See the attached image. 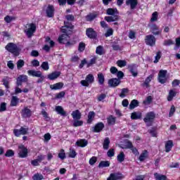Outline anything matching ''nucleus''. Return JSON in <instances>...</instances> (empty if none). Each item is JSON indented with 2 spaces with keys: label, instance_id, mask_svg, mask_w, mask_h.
<instances>
[{
  "label": "nucleus",
  "instance_id": "58836bf2",
  "mask_svg": "<svg viewBox=\"0 0 180 180\" xmlns=\"http://www.w3.org/2000/svg\"><path fill=\"white\" fill-rule=\"evenodd\" d=\"M78 153H77V151H75V149L74 148H70L69 153H68V157L69 158H75L77 157Z\"/></svg>",
  "mask_w": 180,
  "mask_h": 180
},
{
  "label": "nucleus",
  "instance_id": "f257e3e1",
  "mask_svg": "<svg viewBox=\"0 0 180 180\" xmlns=\"http://www.w3.org/2000/svg\"><path fill=\"white\" fill-rule=\"evenodd\" d=\"M154 120H155V113L153 111L147 112L145 117L143 118V122L146 124L147 127L153 126Z\"/></svg>",
  "mask_w": 180,
  "mask_h": 180
},
{
  "label": "nucleus",
  "instance_id": "6ab92c4d",
  "mask_svg": "<svg viewBox=\"0 0 180 180\" xmlns=\"http://www.w3.org/2000/svg\"><path fill=\"white\" fill-rule=\"evenodd\" d=\"M64 86V83L63 82H58L53 84H51L49 86L50 89L51 91H59L60 89H63Z\"/></svg>",
  "mask_w": 180,
  "mask_h": 180
},
{
  "label": "nucleus",
  "instance_id": "412c9836",
  "mask_svg": "<svg viewBox=\"0 0 180 180\" xmlns=\"http://www.w3.org/2000/svg\"><path fill=\"white\" fill-rule=\"evenodd\" d=\"M154 78V75H150L145 79V82L141 84V86L143 88H150V83L153 81Z\"/></svg>",
  "mask_w": 180,
  "mask_h": 180
},
{
  "label": "nucleus",
  "instance_id": "72a5a7b5",
  "mask_svg": "<svg viewBox=\"0 0 180 180\" xmlns=\"http://www.w3.org/2000/svg\"><path fill=\"white\" fill-rule=\"evenodd\" d=\"M97 77L99 85H103L105 84V75H103V73H98Z\"/></svg>",
  "mask_w": 180,
  "mask_h": 180
},
{
  "label": "nucleus",
  "instance_id": "a19ab883",
  "mask_svg": "<svg viewBox=\"0 0 180 180\" xmlns=\"http://www.w3.org/2000/svg\"><path fill=\"white\" fill-rule=\"evenodd\" d=\"M125 155L124 152H120V154L117 155V160L118 161V162H123V161H124V158H125Z\"/></svg>",
  "mask_w": 180,
  "mask_h": 180
},
{
  "label": "nucleus",
  "instance_id": "09e8293b",
  "mask_svg": "<svg viewBox=\"0 0 180 180\" xmlns=\"http://www.w3.org/2000/svg\"><path fill=\"white\" fill-rule=\"evenodd\" d=\"M148 133L152 137H157V127H153L150 130H148Z\"/></svg>",
  "mask_w": 180,
  "mask_h": 180
},
{
  "label": "nucleus",
  "instance_id": "ddd939ff",
  "mask_svg": "<svg viewBox=\"0 0 180 180\" xmlns=\"http://www.w3.org/2000/svg\"><path fill=\"white\" fill-rule=\"evenodd\" d=\"M105 129V124L103 122H100L96 123L94 127L92 128L93 133H101Z\"/></svg>",
  "mask_w": 180,
  "mask_h": 180
},
{
  "label": "nucleus",
  "instance_id": "f8f14e48",
  "mask_svg": "<svg viewBox=\"0 0 180 180\" xmlns=\"http://www.w3.org/2000/svg\"><path fill=\"white\" fill-rule=\"evenodd\" d=\"M98 16H99V13L96 11L89 13L88 15L85 16V20L86 22H94Z\"/></svg>",
  "mask_w": 180,
  "mask_h": 180
},
{
  "label": "nucleus",
  "instance_id": "bf43d9fd",
  "mask_svg": "<svg viewBox=\"0 0 180 180\" xmlns=\"http://www.w3.org/2000/svg\"><path fill=\"white\" fill-rule=\"evenodd\" d=\"M129 72L132 74V77H137L139 75V72L134 71V65L129 66Z\"/></svg>",
  "mask_w": 180,
  "mask_h": 180
},
{
  "label": "nucleus",
  "instance_id": "9b49d317",
  "mask_svg": "<svg viewBox=\"0 0 180 180\" xmlns=\"http://www.w3.org/2000/svg\"><path fill=\"white\" fill-rule=\"evenodd\" d=\"M55 12L56 8H54V6L49 4L46 8V18H54Z\"/></svg>",
  "mask_w": 180,
  "mask_h": 180
},
{
  "label": "nucleus",
  "instance_id": "6e6d98bb",
  "mask_svg": "<svg viewBox=\"0 0 180 180\" xmlns=\"http://www.w3.org/2000/svg\"><path fill=\"white\" fill-rule=\"evenodd\" d=\"M153 102V96H148L146 97V99L143 101V105H150Z\"/></svg>",
  "mask_w": 180,
  "mask_h": 180
},
{
  "label": "nucleus",
  "instance_id": "6e6552de",
  "mask_svg": "<svg viewBox=\"0 0 180 180\" xmlns=\"http://www.w3.org/2000/svg\"><path fill=\"white\" fill-rule=\"evenodd\" d=\"M125 144V148L131 150V153L134 154V155H139V150L137 149V148L133 146V143H131V141H130L129 140H126Z\"/></svg>",
  "mask_w": 180,
  "mask_h": 180
},
{
  "label": "nucleus",
  "instance_id": "4468645a",
  "mask_svg": "<svg viewBox=\"0 0 180 180\" xmlns=\"http://www.w3.org/2000/svg\"><path fill=\"white\" fill-rule=\"evenodd\" d=\"M150 32L153 36H160L162 33V30H160V27L156 24H152L150 25Z\"/></svg>",
  "mask_w": 180,
  "mask_h": 180
},
{
  "label": "nucleus",
  "instance_id": "4d7b16f0",
  "mask_svg": "<svg viewBox=\"0 0 180 180\" xmlns=\"http://www.w3.org/2000/svg\"><path fill=\"white\" fill-rule=\"evenodd\" d=\"M84 124V121L75 120L73 122L74 127H79V126H82Z\"/></svg>",
  "mask_w": 180,
  "mask_h": 180
},
{
  "label": "nucleus",
  "instance_id": "20e7f679",
  "mask_svg": "<svg viewBox=\"0 0 180 180\" xmlns=\"http://www.w3.org/2000/svg\"><path fill=\"white\" fill-rule=\"evenodd\" d=\"M86 35L89 39L92 40H96L98 39V32H96L92 27L86 28Z\"/></svg>",
  "mask_w": 180,
  "mask_h": 180
},
{
  "label": "nucleus",
  "instance_id": "8fccbe9b",
  "mask_svg": "<svg viewBox=\"0 0 180 180\" xmlns=\"http://www.w3.org/2000/svg\"><path fill=\"white\" fill-rule=\"evenodd\" d=\"M85 47H86V45L84 42H80L79 43V46H78V51L79 53H82L85 51Z\"/></svg>",
  "mask_w": 180,
  "mask_h": 180
},
{
  "label": "nucleus",
  "instance_id": "f03ea898",
  "mask_svg": "<svg viewBox=\"0 0 180 180\" xmlns=\"http://www.w3.org/2000/svg\"><path fill=\"white\" fill-rule=\"evenodd\" d=\"M5 49L7 50V51H8V53H11V54H15V56H19V47H18V45L13 42H9L7 44Z\"/></svg>",
  "mask_w": 180,
  "mask_h": 180
},
{
  "label": "nucleus",
  "instance_id": "603ef678",
  "mask_svg": "<svg viewBox=\"0 0 180 180\" xmlns=\"http://www.w3.org/2000/svg\"><path fill=\"white\" fill-rule=\"evenodd\" d=\"M41 68H42L44 71H49V70H50L49 62L47 61L43 62L42 64L41 65Z\"/></svg>",
  "mask_w": 180,
  "mask_h": 180
},
{
  "label": "nucleus",
  "instance_id": "b1692460",
  "mask_svg": "<svg viewBox=\"0 0 180 180\" xmlns=\"http://www.w3.org/2000/svg\"><path fill=\"white\" fill-rule=\"evenodd\" d=\"M55 110L57 112L58 115H60V116H67V112L64 110L60 105H58L56 107Z\"/></svg>",
  "mask_w": 180,
  "mask_h": 180
},
{
  "label": "nucleus",
  "instance_id": "a211bd4d",
  "mask_svg": "<svg viewBox=\"0 0 180 180\" xmlns=\"http://www.w3.org/2000/svg\"><path fill=\"white\" fill-rule=\"evenodd\" d=\"M120 80L117 78H112L108 80V85L110 88H116L120 85Z\"/></svg>",
  "mask_w": 180,
  "mask_h": 180
},
{
  "label": "nucleus",
  "instance_id": "9d476101",
  "mask_svg": "<svg viewBox=\"0 0 180 180\" xmlns=\"http://www.w3.org/2000/svg\"><path fill=\"white\" fill-rule=\"evenodd\" d=\"M168 71L167 70H160L158 73V82L160 84H165L167 82V79H162L165 78L167 77Z\"/></svg>",
  "mask_w": 180,
  "mask_h": 180
},
{
  "label": "nucleus",
  "instance_id": "052dcab7",
  "mask_svg": "<svg viewBox=\"0 0 180 180\" xmlns=\"http://www.w3.org/2000/svg\"><path fill=\"white\" fill-rule=\"evenodd\" d=\"M3 85H4L6 89H9V80L8 77L4 78L2 79Z\"/></svg>",
  "mask_w": 180,
  "mask_h": 180
},
{
  "label": "nucleus",
  "instance_id": "7ed1b4c3",
  "mask_svg": "<svg viewBox=\"0 0 180 180\" xmlns=\"http://www.w3.org/2000/svg\"><path fill=\"white\" fill-rule=\"evenodd\" d=\"M37 27H36V24L34 23H30L28 25V28L25 30V34L27 36L29 39L36 33Z\"/></svg>",
  "mask_w": 180,
  "mask_h": 180
},
{
  "label": "nucleus",
  "instance_id": "bb28decb",
  "mask_svg": "<svg viewBox=\"0 0 180 180\" xmlns=\"http://www.w3.org/2000/svg\"><path fill=\"white\" fill-rule=\"evenodd\" d=\"M141 116H143V114L141 112H134L131 115V119L132 120H139V119H141Z\"/></svg>",
  "mask_w": 180,
  "mask_h": 180
},
{
  "label": "nucleus",
  "instance_id": "2f4dec72",
  "mask_svg": "<svg viewBox=\"0 0 180 180\" xmlns=\"http://www.w3.org/2000/svg\"><path fill=\"white\" fill-rule=\"evenodd\" d=\"M19 103V98L18 96H12L11 101L10 103V106H18V104Z\"/></svg>",
  "mask_w": 180,
  "mask_h": 180
},
{
  "label": "nucleus",
  "instance_id": "423d86ee",
  "mask_svg": "<svg viewBox=\"0 0 180 180\" xmlns=\"http://www.w3.org/2000/svg\"><path fill=\"white\" fill-rule=\"evenodd\" d=\"M18 157L20 158H26V157H27V154H29L27 148H26L25 145H20L18 146Z\"/></svg>",
  "mask_w": 180,
  "mask_h": 180
},
{
  "label": "nucleus",
  "instance_id": "aec40b11",
  "mask_svg": "<svg viewBox=\"0 0 180 180\" xmlns=\"http://www.w3.org/2000/svg\"><path fill=\"white\" fill-rule=\"evenodd\" d=\"M60 75H61V72L54 71V72H51V74H49L47 75V78H48V79H50V81H54V79H57V78H58V77H60Z\"/></svg>",
  "mask_w": 180,
  "mask_h": 180
},
{
  "label": "nucleus",
  "instance_id": "4be33fe9",
  "mask_svg": "<svg viewBox=\"0 0 180 180\" xmlns=\"http://www.w3.org/2000/svg\"><path fill=\"white\" fill-rule=\"evenodd\" d=\"M126 5L130 6L131 9H136L139 5V0H126Z\"/></svg>",
  "mask_w": 180,
  "mask_h": 180
},
{
  "label": "nucleus",
  "instance_id": "de8ad7c7",
  "mask_svg": "<svg viewBox=\"0 0 180 180\" xmlns=\"http://www.w3.org/2000/svg\"><path fill=\"white\" fill-rule=\"evenodd\" d=\"M154 176L156 180H167V176L155 173Z\"/></svg>",
  "mask_w": 180,
  "mask_h": 180
},
{
  "label": "nucleus",
  "instance_id": "a878e982",
  "mask_svg": "<svg viewBox=\"0 0 180 180\" xmlns=\"http://www.w3.org/2000/svg\"><path fill=\"white\" fill-rule=\"evenodd\" d=\"M104 19L106 22L110 23V22H116L119 20V15L105 16Z\"/></svg>",
  "mask_w": 180,
  "mask_h": 180
},
{
  "label": "nucleus",
  "instance_id": "0e129e2a",
  "mask_svg": "<svg viewBox=\"0 0 180 180\" xmlns=\"http://www.w3.org/2000/svg\"><path fill=\"white\" fill-rule=\"evenodd\" d=\"M65 96V91H60L56 94V99H61Z\"/></svg>",
  "mask_w": 180,
  "mask_h": 180
},
{
  "label": "nucleus",
  "instance_id": "774afa93",
  "mask_svg": "<svg viewBox=\"0 0 180 180\" xmlns=\"http://www.w3.org/2000/svg\"><path fill=\"white\" fill-rule=\"evenodd\" d=\"M32 179L33 180H42V179H44V177L41 174L37 173V174H34V176H32Z\"/></svg>",
  "mask_w": 180,
  "mask_h": 180
},
{
  "label": "nucleus",
  "instance_id": "338daca9",
  "mask_svg": "<svg viewBox=\"0 0 180 180\" xmlns=\"http://www.w3.org/2000/svg\"><path fill=\"white\" fill-rule=\"evenodd\" d=\"M106 13H107V15H110L111 16H115V14L116 13V11H115L114 8H110L107 9Z\"/></svg>",
  "mask_w": 180,
  "mask_h": 180
},
{
  "label": "nucleus",
  "instance_id": "1a4fd4ad",
  "mask_svg": "<svg viewBox=\"0 0 180 180\" xmlns=\"http://www.w3.org/2000/svg\"><path fill=\"white\" fill-rule=\"evenodd\" d=\"M60 32L62 33H64V34H62L60 36H59L58 39V42L61 44L64 43L63 41L64 40H65V38L68 37V30H67V27L63 26L61 27Z\"/></svg>",
  "mask_w": 180,
  "mask_h": 180
},
{
  "label": "nucleus",
  "instance_id": "e2e57ef3",
  "mask_svg": "<svg viewBox=\"0 0 180 180\" xmlns=\"http://www.w3.org/2000/svg\"><path fill=\"white\" fill-rule=\"evenodd\" d=\"M160 58H161V51H158L156 53V56L155 57V60L153 61V63L155 64H157V63L160 61Z\"/></svg>",
  "mask_w": 180,
  "mask_h": 180
},
{
  "label": "nucleus",
  "instance_id": "13d9d810",
  "mask_svg": "<svg viewBox=\"0 0 180 180\" xmlns=\"http://www.w3.org/2000/svg\"><path fill=\"white\" fill-rule=\"evenodd\" d=\"M4 155L5 157L8 158L13 157V155H15V151H13V150L8 149L7 150Z\"/></svg>",
  "mask_w": 180,
  "mask_h": 180
},
{
  "label": "nucleus",
  "instance_id": "3c124183",
  "mask_svg": "<svg viewBox=\"0 0 180 180\" xmlns=\"http://www.w3.org/2000/svg\"><path fill=\"white\" fill-rule=\"evenodd\" d=\"M65 19L68 22H75V16L72 14L66 15Z\"/></svg>",
  "mask_w": 180,
  "mask_h": 180
},
{
  "label": "nucleus",
  "instance_id": "c03bdc74",
  "mask_svg": "<svg viewBox=\"0 0 180 180\" xmlns=\"http://www.w3.org/2000/svg\"><path fill=\"white\" fill-rule=\"evenodd\" d=\"M96 53L98 54V56H103V54H105V52L103 51V46H97L96 49Z\"/></svg>",
  "mask_w": 180,
  "mask_h": 180
},
{
  "label": "nucleus",
  "instance_id": "49530a36",
  "mask_svg": "<svg viewBox=\"0 0 180 180\" xmlns=\"http://www.w3.org/2000/svg\"><path fill=\"white\" fill-rule=\"evenodd\" d=\"M96 60H98V58H96V56L93 57L90 61L89 63H87V65L86 68H89V67H92V65H94V64H96Z\"/></svg>",
  "mask_w": 180,
  "mask_h": 180
},
{
  "label": "nucleus",
  "instance_id": "864d4df0",
  "mask_svg": "<svg viewBox=\"0 0 180 180\" xmlns=\"http://www.w3.org/2000/svg\"><path fill=\"white\" fill-rule=\"evenodd\" d=\"M16 18L11 15H6L4 17V21L6 23H11L13 20H15Z\"/></svg>",
  "mask_w": 180,
  "mask_h": 180
},
{
  "label": "nucleus",
  "instance_id": "7c9ffc66",
  "mask_svg": "<svg viewBox=\"0 0 180 180\" xmlns=\"http://www.w3.org/2000/svg\"><path fill=\"white\" fill-rule=\"evenodd\" d=\"M29 75H32V77H41V71H36V70H28L27 71Z\"/></svg>",
  "mask_w": 180,
  "mask_h": 180
},
{
  "label": "nucleus",
  "instance_id": "37998d69",
  "mask_svg": "<svg viewBox=\"0 0 180 180\" xmlns=\"http://www.w3.org/2000/svg\"><path fill=\"white\" fill-rule=\"evenodd\" d=\"M58 158L60 160H65L67 157L65 156V150L64 149H60V152L58 154Z\"/></svg>",
  "mask_w": 180,
  "mask_h": 180
},
{
  "label": "nucleus",
  "instance_id": "a18cd8bd",
  "mask_svg": "<svg viewBox=\"0 0 180 180\" xmlns=\"http://www.w3.org/2000/svg\"><path fill=\"white\" fill-rule=\"evenodd\" d=\"M127 94H129V89L127 88H123L121 90V93L120 94V98H126L127 96Z\"/></svg>",
  "mask_w": 180,
  "mask_h": 180
},
{
  "label": "nucleus",
  "instance_id": "5701e85b",
  "mask_svg": "<svg viewBox=\"0 0 180 180\" xmlns=\"http://www.w3.org/2000/svg\"><path fill=\"white\" fill-rule=\"evenodd\" d=\"M72 117L75 120H79L81 119V117L82 115L81 114V112H79V110H76L75 111H72Z\"/></svg>",
  "mask_w": 180,
  "mask_h": 180
},
{
  "label": "nucleus",
  "instance_id": "473e14b6",
  "mask_svg": "<svg viewBox=\"0 0 180 180\" xmlns=\"http://www.w3.org/2000/svg\"><path fill=\"white\" fill-rule=\"evenodd\" d=\"M139 105H140V103L139 102V101L134 99L131 101L129 104V109L131 110H133V109H134L135 108H137Z\"/></svg>",
  "mask_w": 180,
  "mask_h": 180
},
{
  "label": "nucleus",
  "instance_id": "e433bc0d",
  "mask_svg": "<svg viewBox=\"0 0 180 180\" xmlns=\"http://www.w3.org/2000/svg\"><path fill=\"white\" fill-rule=\"evenodd\" d=\"M109 144H110V139H109V137H106L103 143V148L104 150H108L109 149Z\"/></svg>",
  "mask_w": 180,
  "mask_h": 180
},
{
  "label": "nucleus",
  "instance_id": "c756f323",
  "mask_svg": "<svg viewBox=\"0 0 180 180\" xmlns=\"http://www.w3.org/2000/svg\"><path fill=\"white\" fill-rule=\"evenodd\" d=\"M147 157H148V151L147 150H144L140 155L139 160V161H141V162H143V161H144V160H146V158H147Z\"/></svg>",
  "mask_w": 180,
  "mask_h": 180
},
{
  "label": "nucleus",
  "instance_id": "cd10ccee",
  "mask_svg": "<svg viewBox=\"0 0 180 180\" xmlns=\"http://www.w3.org/2000/svg\"><path fill=\"white\" fill-rule=\"evenodd\" d=\"M76 146L82 148L86 147V146H88V141H86V139H80L77 141Z\"/></svg>",
  "mask_w": 180,
  "mask_h": 180
},
{
  "label": "nucleus",
  "instance_id": "69168bd1",
  "mask_svg": "<svg viewBox=\"0 0 180 180\" xmlns=\"http://www.w3.org/2000/svg\"><path fill=\"white\" fill-rule=\"evenodd\" d=\"M25 65V60L20 59L17 62V68L18 70H20Z\"/></svg>",
  "mask_w": 180,
  "mask_h": 180
},
{
  "label": "nucleus",
  "instance_id": "5fc2aeb1",
  "mask_svg": "<svg viewBox=\"0 0 180 180\" xmlns=\"http://www.w3.org/2000/svg\"><path fill=\"white\" fill-rule=\"evenodd\" d=\"M64 27H65L66 29H70V30H72V29H74V25H72V23L70 21H65Z\"/></svg>",
  "mask_w": 180,
  "mask_h": 180
},
{
  "label": "nucleus",
  "instance_id": "2eb2a0df",
  "mask_svg": "<svg viewBox=\"0 0 180 180\" xmlns=\"http://www.w3.org/2000/svg\"><path fill=\"white\" fill-rule=\"evenodd\" d=\"M124 176L122 173H111L107 180H122Z\"/></svg>",
  "mask_w": 180,
  "mask_h": 180
},
{
  "label": "nucleus",
  "instance_id": "c9c22d12",
  "mask_svg": "<svg viewBox=\"0 0 180 180\" xmlns=\"http://www.w3.org/2000/svg\"><path fill=\"white\" fill-rule=\"evenodd\" d=\"M107 122L109 126H113V124L116 123V117H113V115H110L109 117L107 118Z\"/></svg>",
  "mask_w": 180,
  "mask_h": 180
},
{
  "label": "nucleus",
  "instance_id": "f704fd0d",
  "mask_svg": "<svg viewBox=\"0 0 180 180\" xmlns=\"http://www.w3.org/2000/svg\"><path fill=\"white\" fill-rule=\"evenodd\" d=\"M108 167H110V162L106 160V161H101L98 164V168H106Z\"/></svg>",
  "mask_w": 180,
  "mask_h": 180
},
{
  "label": "nucleus",
  "instance_id": "dca6fc26",
  "mask_svg": "<svg viewBox=\"0 0 180 180\" xmlns=\"http://www.w3.org/2000/svg\"><path fill=\"white\" fill-rule=\"evenodd\" d=\"M23 82H27V76L26 75H21L17 77V86H22Z\"/></svg>",
  "mask_w": 180,
  "mask_h": 180
},
{
  "label": "nucleus",
  "instance_id": "39448f33",
  "mask_svg": "<svg viewBox=\"0 0 180 180\" xmlns=\"http://www.w3.org/2000/svg\"><path fill=\"white\" fill-rule=\"evenodd\" d=\"M155 41H157V39L153 34L146 35L145 37V43L146 46L154 47V46H155Z\"/></svg>",
  "mask_w": 180,
  "mask_h": 180
},
{
  "label": "nucleus",
  "instance_id": "4c0bfd02",
  "mask_svg": "<svg viewBox=\"0 0 180 180\" xmlns=\"http://www.w3.org/2000/svg\"><path fill=\"white\" fill-rule=\"evenodd\" d=\"M174 96H176V93L175 92V91L171 89L169 92V95L167 96V101L169 102H171V101H172V99H174Z\"/></svg>",
  "mask_w": 180,
  "mask_h": 180
},
{
  "label": "nucleus",
  "instance_id": "c85d7f7f",
  "mask_svg": "<svg viewBox=\"0 0 180 180\" xmlns=\"http://www.w3.org/2000/svg\"><path fill=\"white\" fill-rule=\"evenodd\" d=\"M94 119H95V112L94 111L89 112L87 124H91L92 122H94Z\"/></svg>",
  "mask_w": 180,
  "mask_h": 180
},
{
  "label": "nucleus",
  "instance_id": "680f3d73",
  "mask_svg": "<svg viewBox=\"0 0 180 180\" xmlns=\"http://www.w3.org/2000/svg\"><path fill=\"white\" fill-rule=\"evenodd\" d=\"M156 20H158V13L157 11H155L152 14L150 22H156Z\"/></svg>",
  "mask_w": 180,
  "mask_h": 180
},
{
  "label": "nucleus",
  "instance_id": "f3484780",
  "mask_svg": "<svg viewBox=\"0 0 180 180\" xmlns=\"http://www.w3.org/2000/svg\"><path fill=\"white\" fill-rule=\"evenodd\" d=\"M32 110L30 109H29V108L27 107H25L22 110H21V116L22 117H25V118H30L32 117Z\"/></svg>",
  "mask_w": 180,
  "mask_h": 180
},
{
  "label": "nucleus",
  "instance_id": "ea45409f",
  "mask_svg": "<svg viewBox=\"0 0 180 180\" xmlns=\"http://www.w3.org/2000/svg\"><path fill=\"white\" fill-rule=\"evenodd\" d=\"M117 65L120 68H123V67H126L127 65V62L125 60H118L117 61Z\"/></svg>",
  "mask_w": 180,
  "mask_h": 180
},
{
  "label": "nucleus",
  "instance_id": "393cba45",
  "mask_svg": "<svg viewBox=\"0 0 180 180\" xmlns=\"http://www.w3.org/2000/svg\"><path fill=\"white\" fill-rule=\"evenodd\" d=\"M172 147H174V142L172 140L167 141L165 143V152L169 153L172 149Z\"/></svg>",
  "mask_w": 180,
  "mask_h": 180
},
{
  "label": "nucleus",
  "instance_id": "79ce46f5",
  "mask_svg": "<svg viewBox=\"0 0 180 180\" xmlns=\"http://www.w3.org/2000/svg\"><path fill=\"white\" fill-rule=\"evenodd\" d=\"M86 79L89 84H92L95 81V77H94V75L89 74L86 75Z\"/></svg>",
  "mask_w": 180,
  "mask_h": 180
},
{
  "label": "nucleus",
  "instance_id": "0eeeda50",
  "mask_svg": "<svg viewBox=\"0 0 180 180\" xmlns=\"http://www.w3.org/2000/svg\"><path fill=\"white\" fill-rule=\"evenodd\" d=\"M28 131H29V127L24 128L23 127H21L20 129H14L13 134L14 136H15V137H20L21 134L22 136L27 134Z\"/></svg>",
  "mask_w": 180,
  "mask_h": 180
}]
</instances>
